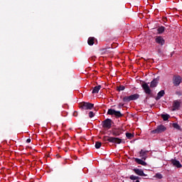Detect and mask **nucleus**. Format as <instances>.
<instances>
[{"mask_svg":"<svg viewBox=\"0 0 182 182\" xmlns=\"http://www.w3.org/2000/svg\"><path fill=\"white\" fill-rule=\"evenodd\" d=\"M102 141L106 142L109 141V143H115L116 144H120L122 143V139L113 136H103Z\"/></svg>","mask_w":182,"mask_h":182,"instance_id":"obj_1","label":"nucleus"},{"mask_svg":"<svg viewBox=\"0 0 182 182\" xmlns=\"http://www.w3.org/2000/svg\"><path fill=\"white\" fill-rule=\"evenodd\" d=\"M93 107H95V104L90 102H82L80 103V109H82V110H92Z\"/></svg>","mask_w":182,"mask_h":182,"instance_id":"obj_2","label":"nucleus"},{"mask_svg":"<svg viewBox=\"0 0 182 182\" xmlns=\"http://www.w3.org/2000/svg\"><path fill=\"white\" fill-rule=\"evenodd\" d=\"M167 130V128L164 127L163 124L159 125L156 129L152 130L151 133L152 134H160V133H164V132H166Z\"/></svg>","mask_w":182,"mask_h":182,"instance_id":"obj_3","label":"nucleus"},{"mask_svg":"<svg viewBox=\"0 0 182 182\" xmlns=\"http://www.w3.org/2000/svg\"><path fill=\"white\" fill-rule=\"evenodd\" d=\"M107 114H109L110 116H115V117H123V114L120 112V111H116L113 109H109L107 111Z\"/></svg>","mask_w":182,"mask_h":182,"instance_id":"obj_4","label":"nucleus"},{"mask_svg":"<svg viewBox=\"0 0 182 182\" xmlns=\"http://www.w3.org/2000/svg\"><path fill=\"white\" fill-rule=\"evenodd\" d=\"M142 89L144 90V92H145L146 95H148V96H153V94L151 93V90L150 89V87L149 86V84L147 82H144L141 85Z\"/></svg>","mask_w":182,"mask_h":182,"instance_id":"obj_5","label":"nucleus"},{"mask_svg":"<svg viewBox=\"0 0 182 182\" xmlns=\"http://www.w3.org/2000/svg\"><path fill=\"white\" fill-rule=\"evenodd\" d=\"M102 127L105 130L112 129V119H107L102 122Z\"/></svg>","mask_w":182,"mask_h":182,"instance_id":"obj_6","label":"nucleus"},{"mask_svg":"<svg viewBox=\"0 0 182 182\" xmlns=\"http://www.w3.org/2000/svg\"><path fill=\"white\" fill-rule=\"evenodd\" d=\"M155 42L159 46H164L166 44V40L161 36H157L155 37Z\"/></svg>","mask_w":182,"mask_h":182,"instance_id":"obj_7","label":"nucleus"},{"mask_svg":"<svg viewBox=\"0 0 182 182\" xmlns=\"http://www.w3.org/2000/svg\"><path fill=\"white\" fill-rule=\"evenodd\" d=\"M172 82L173 85L175 86H180V84L182 82V77L180 75H173Z\"/></svg>","mask_w":182,"mask_h":182,"instance_id":"obj_8","label":"nucleus"},{"mask_svg":"<svg viewBox=\"0 0 182 182\" xmlns=\"http://www.w3.org/2000/svg\"><path fill=\"white\" fill-rule=\"evenodd\" d=\"M133 171H134L135 174H136L137 176L147 177V175L146 173H144V171H143V170H141V169L134 168Z\"/></svg>","mask_w":182,"mask_h":182,"instance_id":"obj_9","label":"nucleus"},{"mask_svg":"<svg viewBox=\"0 0 182 182\" xmlns=\"http://www.w3.org/2000/svg\"><path fill=\"white\" fill-rule=\"evenodd\" d=\"M181 105V102H180L178 100L173 101V112H175V110H178L180 109V105Z\"/></svg>","mask_w":182,"mask_h":182,"instance_id":"obj_10","label":"nucleus"},{"mask_svg":"<svg viewBox=\"0 0 182 182\" xmlns=\"http://www.w3.org/2000/svg\"><path fill=\"white\" fill-rule=\"evenodd\" d=\"M171 163L173 164V167H177V168H181L182 167L180 161H177V159H171Z\"/></svg>","mask_w":182,"mask_h":182,"instance_id":"obj_11","label":"nucleus"},{"mask_svg":"<svg viewBox=\"0 0 182 182\" xmlns=\"http://www.w3.org/2000/svg\"><path fill=\"white\" fill-rule=\"evenodd\" d=\"M147 153H149V151H144L143 149L139 151V156L141 157L142 160H146L147 159Z\"/></svg>","mask_w":182,"mask_h":182,"instance_id":"obj_12","label":"nucleus"},{"mask_svg":"<svg viewBox=\"0 0 182 182\" xmlns=\"http://www.w3.org/2000/svg\"><path fill=\"white\" fill-rule=\"evenodd\" d=\"M144 159H140L138 158H134V161L137 163V164H141V166H147V163L146 161H143Z\"/></svg>","mask_w":182,"mask_h":182,"instance_id":"obj_13","label":"nucleus"},{"mask_svg":"<svg viewBox=\"0 0 182 182\" xmlns=\"http://www.w3.org/2000/svg\"><path fill=\"white\" fill-rule=\"evenodd\" d=\"M123 133V131L122 129H114L112 131V134L113 136H120Z\"/></svg>","mask_w":182,"mask_h":182,"instance_id":"obj_14","label":"nucleus"},{"mask_svg":"<svg viewBox=\"0 0 182 182\" xmlns=\"http://www.w3.org/2000/svg\"><path fill=\"white\" fill-rule=\"evenodd\" d=\"M165 92L164 90H161L159 92H158L156 97L155 98L156 100H160L163 96H164Z\"/></svg>","mask_w":182,"mask_h":182,"instance_id":"obj_15","label":"nucleus"},{"mask_svg":"<svg viewBox=\"0 0 182 182\" xmlns=\"http://www.w3.org/2000/svg\"><path fill=\"white\" fill-rule=\"evenodd\" d=\"M123 102H124L125 103H129V102H132V95L129 96H125L123 97L122 99Z\"/></svg>","mask_w":182,"mask_h":182,"instance_id":"obj_16","label":"nucleus"},{"mask_svg":"<svg viewBox=\"0 0 182 182\" xmlns=\"http://www.w3.org/2000/svg\"><path fill=\"white\" fill-rule=\"evenodd\" d=\"M100 89H102V85L95 86L93 88L92 93L94 95H95V93H99V90H100Z\"/></svg>","mask_w":182,"mask_h":182,"instance_id":"obj_17","label":"nucleus"},{"mask_svg":"<svg viewBox=\"0 0 182 182\" xmlns=\"http://www.w3.org/2000/svg\"><path fill=\"white\" fill-rule=\"evenodd\" d=\"M159 82L157 81V79H154L150 84V87H156Z\"/></svg>","mask_w":182,"mask_h":182,"instance_id":"obj_18","label":"nucleus"},{"mask_svg":"<svg viewBox=\"0 0 182 182\" xmlns=\"http://www.w3.org/2000/svg\"><path fill=\"white\" fill-rule=\"evenodd\" d=\"M166 31V27L164 26H160L157 28V32L159 35H161Z\"/></svg>","mask_w":182,"mask_h":182,"instance_id":"obj_19","label":"nucleus"},{"mask_svg":"<svg viewBox=\"0 0 182 182\" xmlns=\"http://www.w3.org/2000/svg\"><path fill=\"white\" fill-rule=\"evenodd\" d=\"M87 43H88V45H90V46H92L95 45V38L90 37L88 38Z\"/></svg>","mask_w":182,"mask_h":182,"instance_id":"obj_20","label":"nucleus"},{"mask_svg":"<svg viewBox=\"0 0 182 182\" xmlns=\"http://www.w3.org/2000/svg\"><path fill=\"white\" fill-rule=\"evenodd\" d=\"M125 136L127 138L129 139V140H132V139H133V137H134V134L130 133V132H127L125 134Z\"/></svg>","mask_w":182,"mask_h":182,"instance_id":"obj_21","label":"nucleus"},{"mask_svg":"<svg viewBox=\"0 0 182 182\" xmlns=\"http://www.w3.org/2000/svg\"><path fill=\"white\" fill-rule=\"evenodd\" d=\"M131 97L132 100H137V99H139L140 95L136 93V94L131 95Z\"/></svg>","mask_w":182,"mask_h":182,"instance_id":"obj_22","label":"nucleus"},{"mask_svg":"<svg viewBox=\"0 0 182 182\" xmlns=\"http://www.w3.org/2000/svg\"><path fill=\"white\" fill-rule=\"evenodd\" d=\"M161 117L164 122H167L168 120V118L170 117L169 114H161Z\"/></svg>","mask_w":182,"mask_h":182,"instance_id":"obj_23","label":"nucleus"},{"mask_svg":"<svg viewBox=\"0 0 182 182\" xmlns=\"http://www.w3.org/2000/svg\"><path fill=\"white\" fill-rule=\"evenodd\" d=\"M124 89H126V87H124V85H119L117 87V90H118V92H122L124 90Z\"/></svg>","mask_w":182,"mask_h":182,"instance_id":"obj_24","label":"nucleus"},{"mask_svg":"<svg viewBox=\"0 0 182 182\" xmlns=\"http://www.w3.org/2000/svg\"><path fill=\"white\" fill-rule=\"evenodd\" d=\"M100 147H102V142L96 141L95 142V149H100Z\"/></svg>","mask_w":182,"mask_h":182,"instance_id":"obj_25","label":"nucleus"},{"mask_svg":"<svg viewBox=\"0 0 182 182\" xmlns=\"http://www.w3.org/2000/svg\"><path fill=\"white\" fill-rule=\"evenodd\" d=\"M172 126L174 129H177V130H180V125L177 123L172 124Z\"/></svg>","mask_w":182,"mask_h":182,"instance_id":"obj_26","label":"nucleus"},{"mask_svg":"<svg viewBox=\"0 0 182 182\" xmlns=\"http://www.w3.org/2000/svg\"><path fill=\"white\" fill-rule=\"evenodd\" d=\"M130 180H139V176H134V175H132L129 176Z\"/></svg>","mask_w":182,"mask_h":182,"instance_id":"obj_27","label":"nucleus"},{"mask_svg":"<svg viewBox=\"0 0 182 182\" xmlns=\"http://www.w3.org/2000/svg\"><path fill=\"white\" fill-rule=\"evenodd\" d=\"M88 114H89L90 119H92V117H95V113L92 111H90Z\"/></svg>","mask_w":182,"mask_h":182,"instance_id":"obj_28","label":"nucleus"},{"mask_svg":"<svg viewBox=\"0 0 182 182\" xmlns=\"http://www.w3.org/2000/svg\"><path fill=\"white\" fill-rule=\"evenodd\" d=\"M155 176L156 177V178H163V175H161V173H156Z\"/></svg>","mask_w":182,"mask_h":182,"instance_id":"obj_29","label":"nucleus"},{"mask_svg":"<svg viewBox=\"0 0 182 182\" xmlns=\"http://www.w3.org/2000/svg\"><path fill=\"white\" fill-rule=\"evenodd\" d=\"M123 106H124V104L119 103L118 105V107H119V109H122V107H123Z\"/></svg>","mask_w":182,"mask_h":182,"instance_id":"obj_30","label":"nucleus"},{"mask_svg":"<svg viewBox=\"0 0 182 182\" xmlns=\"http://www.w3.org/2000/svg\"><path fill=\"white\" fill-rule=\"evenodd\" d=\"M77 114H78V113H77V111H75V112H73V116H74L75 117H77Z\"/></svg>","mask_w":182,"mask_h":182,"instance_id":"obj_31","label":"nucleus"},{"mask_svg":"<svg viewBox=\"0 0 182 182\" xmlns=\"http://www.w3.org/2000/svg\"><path fill=\"white\" fill-rule=\"evenodd\" d=\"M31 139H27L26 143H31Z\"/></svg>","mask_w":182,"mask_h":182,"instance_id":"obj_32","label":"nucleus"},{"mask_svg":"<svg viewBox=\"0 0 182 182\" xmlns=\"http://www.w3.org/2000/svg\"><path fill=\"white\" fill-rule=\"evenodd\" d=\"M133 182H140V181H139V180H136V181H133Z\"/></svg>","mask_w":182,"mask_h":182,"instance_id":"obj_33","label":"nucleus"}]
</instances>
